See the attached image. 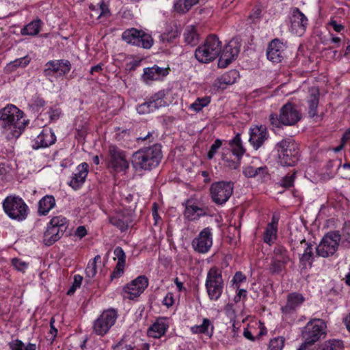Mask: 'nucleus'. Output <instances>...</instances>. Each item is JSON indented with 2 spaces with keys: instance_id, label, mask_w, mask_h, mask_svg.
Segmentation results:
<instances>
[{
  "instance_id": "f257e3e1",
  "label": "nucleus",
  "mask_w": 350,
  "mask_h": 350,
  "mask_svg": "<svg viewBox=\"0 0 350 350\" xmlns=\"http://www.w3.org/2000/svg\"><path fill=\"white\" fill-rule=\"evenodd\" d=\"M25 113L16 106L10 104L0 109V127L9 137L18 138L28 125L29 120H25Z\"/></svg>"
},
{
  "instance_id": "f03ea898",
  "label": "nucleus",
  "mask_w": 350,
  "mask_h": 350,
  "mask_svg": "<svg viewBox=\"0 0 350 350\" xmlns=\"http://www.w3.org/2000/svg\"><path fill=\"white\" fill-rule=\"evenodd\" d=\"M161 145L154 144L148 147H144L134 152L131 163L136 172L151 171L156 168L161 161L163 154Z\"/></svg>"
},
{
  "instance_id": "7ed1b4c3",
  "label": "nucleus",
  "mask_w": 350,
  "mask_h": 350,
  "mask_svg": "<svg viewBox=\"0 0 350 350\" xmlns=\"http://www.w3.org/2000/svg\"><path fill=\"white\" fill-rule=\"evenodd\" d=\"M301 119V113L297 106L291 102L284 104L279 113H271L269 116V122L272 131L280 129L284 126H294Z\"/></svg>"
},
{
  "instance_id": "20e7f679",
  "label": "nucleus",
  "mask_w": 350,
  "mask_h": 350,
  "mask_svg": "<svg viewBox=\"0 0 350 350\" xmlns=\"http://www.w3.org/2000/svg\"><path fill=\"white\" fill-rule=\"evenodd\" d=\"M69 226L68 219L63 215L53 217L46 224L43 233L42 243L46 246H51L64 235Z\"/></svg>"
},
{
  "instance_id": "39448f33",
  "label": "nucleus",
  "mask_w": 350,
  "mask_h": 350,
  "mask_svg": "<svg viewBox=\"0 0 350 350\" xmlns=\"http://www.w3.org/2000/svg\"><path fill=\"white\" fill-rule=\"evenodd\" d=\"M275 149L278 152L279 162L282 166H295L299 159V146L291 137L278 142Z\"/></svg>"
},
{
  "instance_id": "423d86ee",
  "label": "nucleus",
  "mask_w": 350,
  "mask_h": 350,
  "mask_svg": "<svg viewBox=\"0 0 350 350\" xmlns=\"http://www.w3.org/2000/svg\"><path fill=\"white\" fill-rule=\"evenodd\" d=\"M221 42L217 36H207L203 44L195 51V57L200 63L207 64L215 60L221 53Z\"/></svg>"
},
{
  "instance_id": "0eeeda50",
  "label": "nucleus",
  "mask_w": 350,
  "mask_h": 350,
  "mask_svg": "<svg viewBox=\"0 0 350 350\" xmlns=\"http://www.w3.org/2000/svg\"><path fill=\"white\" fill-rule=\"evenodd\" d=\"M3 209L12 219L25 220L29 213V207L24 200L16 196H8L3 201Z\"/></svg>"
},
{
  "instance_id": "6e6552de",
  "label": "nucleus",
  "mask_w": 350,
  "mask_h": 350,
  "mask_svg": "<svg viewBox=\"0 0 350 350\" xmlns=\"http://www.w3.org/2000/svg\"><path fill=\"white\" fill-rule=\"evenodd\" d=\"M106 166L111 172L116 174L126 172L129 167V163L126 158L125 152L116 145H109Z\"/></svg>"
},
{
  "instance_id": "1a4fd4ad",
  "label": "nucleus",
  "mask_w": 350,
  "mask_h": 350,
  "mask_svg": "<svg viewBox=\"0 0 350 350\" xmlns=\"http://www.w3.org/2000/svg\"><path fill=\"white\" fill-rule=\"evenodd\" d=\"M209 191L212 202L218 206H223L233 193L234 183L230 180L216 181L211 185Z\"/></svg>"
},
{
  "instance_id": "9d476101",
  "label": "nucleus",
  "mask_w": 350,
  "mask_h": 350,
  "mask_svg": "<svg viewBox=\"0 0 350 350\" xmlns=\"http://www.w3.org/2000/svg\"><path fill=\"white\" fill-rule=\"evenodd\" d=\"M327 326L320 319H314L307 323L301 332V336L306 344L314 345L326 335Z\"/></svg>"
},
{
  "instance_id": "9b49d317",
  "label": "nucleus",
  "mask_w": 350,
  "mask_h": 350,
  "mask_svg": "<svg viewBox=\"0 0 350 350\" xmlns=\"http://www.w3.org/2000/svg\"><path fill=\"white\" fill-rule=\"evenodd\" d=\"M122 40L129 44L145 49H150L154 44L151 35L134 27L124 30L122 33Z\"/></svg>"
},
{
  "instance_id": "f8f14e48",
  "label": "nucleus",
  "mask_w": 350,
  "mask_h": 350,
  "mask_svg": "<svg viewBox=\"0 0 350 350\" xmlns=\"http://www.w3.org/2000/svg\"><path fill=\"white\" fill-rule=\"evenodd\" d=\"M340 238L338 231L327 232L317 247V254L323 258L333 256L338 250Z\"/></svg>"
},
{
  "instance_id": "ddd939ff",
  "label": "nucleus",
  "mask_w": 350,
  "mask_h": 350,
  "mask_svg": "<svg viewBox=\"0 0 350 350\" xmlns=\"http://www.w3.org/2000/svg\"><path fill=\"white\" fill-rule=\"evenodd\" d=\"M71 69V63L68 59H53L48 61L44 66L43 75L50 81L55 77H63Z\"/></svg>"
},
{
  "instance_id": "4468645a",
  "label": "nucleus",
  "mask_w": 350,
  "mask_h": 350,
  "mask_svg": "<svg viewBox=\"0 0 350 350\" xmlns=\"http://www.w3.org/2000/svg\"><path fill=\"white\" fill-rule=\"evenodd\" d=\"M117 317L118 314L114 309L104 311L94 323L93 330L95 334L99 336L105 335L114 325Z\"/></svg>"
},
{
  "instance_id": "2eb2a0df",
  "label": "nucleus",
  "mask_w": 350,
  "mask_h": 350,
  "mask_svg": "<svg viewBox=\"0 0 350 350\" xmlns=\"http://www.w3.org/2000/svg\"><path fill=\"white\" fill-rule=\"evenodd\" d=\"M191 245L193 250L198 253H207L213 245L212 228L210 227L203 228L199 234L193 239Z\"/></svg>"
},
{
  "instance_id": "dca6fc26",
  "label": "nucleus",
  "mask_w": 350,
  "mask_h": 350,
  "mask_svg": "<svg viewBox=\"0 0 350 350\" xmlns=\"http://www.w3.org/2000/svg\"><path fill=\"white\" fill-rule=\"evenodd\" d=\"M249 143L255 150L262 148L270 137L265 125H254L249 130Z\"/></svg>"
},
{
  "instance_id": "f3484780",
  "label": "nucleus",
  "mask_w": 350,
  "mask_h": 350,
  "mask_svg": "<svg viewBox=\"0 0 350 350\" xmlns=\"http://www.w3.org/2000/svg\"><path fill=\"white\" fill-rule=\"evenodd\" d=\"M239 52L240 46L238 45V43L235 41H230L223 50H221L218 67L221 68L227 67L237 57Z\"/></svg>"
},
{
  "instance_id": "a211bd4d",
  "label": "nucleus",
  "mask_w": 350,
  "mask_h": 350,
  "mask_svg": "<svg viewBox=\"0 0 350 350\" xmlns=\"http://www.w3.org/2000/svg\"><path fill=\"white\" fill-rule=\"evenodd\" d=\"M286 47V42L279 38L272 40L267 49V59L273 63L281 62L284 57Z\"/></svg>"
},
{
  "instance_id": "6ab92c4d",
  "label": "nucleus",
  "mask_w": 350,
  "mask_h": 350,
  "mask_svg": "<svg viewBox=\"0 0 350 350\" xmlns=\"http://www.w3.org/2000/svg\"><path fill=\"white\" fill-rule=\"evenodd\" d=\"M308 18L298 8H295L291 17V31L296 36H302L307 28Z\"/></svg>"
},
{
  "instance_id": "aec40b11",
  "label": "nucleus",
  "mask_w": 350,
  "mask_h": 350,
  "mask_svg": "<svg viewBox=\"0 0 350 350\" xmlns=\"http://www.w3.org/2000/svg\"><path fill=\"white\" fill-rule=\"evenodd\" d=\"M280 219L279 212H274L272 215L271 221L269 222L264 230L262 240L265 243L271 246L278 239V225Z\"/></svg>"
},
{
  "instance_id": "412c9836",
  "label": "nucleus",
  "mask_w": 350,
  "mask_h": 350,
  "mask_svg": "<svg viewBox=\"0 0 350 350\" xmlns=\"http://www.w3.org/2000/svg\"><path fill=\"white\" fill-rule=\"evenodd\" d=\"M147 98L155 111L168 106L174 100L173 92L170 88L161 90Z\"/></svg>"
},
{
  "instance_id": "4be33fe9",
  "label": "nucleus",
  "mask_w": 350,
  "mask_h": 350,
  "mask_svg": "<svg viewBox=\"0 0 350 350\" xmlns=\"http://www.w3.org/2000/svg\"><path fill=\"white\" fill-rule=\"evenodd\" d=\"M185 206L184 216L189 221H196L207 215V208L199 206L196 200L188 199L183 204Z\"/></svg>"
},
{
  "instance_id": "5701e85b",
  "label": "nucleus",
  "mask_w": 350,
  "mask_h": 350,
  "mask_svg": "<svg viewBox=\"0 0 350 350\" xmlns=\"http://www.w3.org/2000/svg\"><path fill=\"white\" fill-rule=\"evenodd\" d=\"M56 142V136L54 132L49 128H45L42 130L40 133L32 142V148L38 150L39 148H47Z\"/></svg>"
},
{
  "instance_id": "b1692460",
  "label": "nucleus",
  "mask_w": 350,
  "mask_h": 350,
  "mask_svg": "<svg viewBox=\"0 0 350 350\" xmlns=\"http://www.w3.org/2000/svg\"><path fill=\"white\" fill-rule=\"evenodd\" d=\"M76 172L72 174L71 180L68 183L73 189L78 190L85 182L89 172V165L85 163H81L77 167Z\"/></svg>"
},
{
  "instance_id": "393cba45",
  "label": "nucleus",
  "mask_w": 350,
  "mask_h": 350,
  "mask_svg": "<svg viewBox=\"0 0 350 350\" xmlns=\"http://www.w3.org/2000/svg\"><path fill=\"white\" fill-rule=\"evenodd\" d=\"M320 92L317 87H312L308 90L306 98L308 113L310 118L317 116V109L319 103Z\"/></svg>"
},
{
  "instance_id": "a878e982",
  "label": "nucleus",
  "mask_w": 350,
  "mask_h": 350,
  "mask_svg": "<svg viewBox=\"0 0 350 350\" xmlns=\"http://www.w3.org/2000/svg\"><path fill=\"white\" fill-rule=\"evenodd\" d=\"M169 74V68H161L157 65L144 69L143 79L146 83L150 81H161Z\"/></svg>"
},
{
  "instance_id": "bb28decb",
  "label": "nucleus",
  "mask_w": 350,
  "mask_h": 350,
  "mask_svg": "<svg viewBox=\"0 0 350 350\" xmlns=\"http://www.w3.org/2000/svg\"><path fill=\"white\" fill-rule=\"evenodd\" d=\"M243 174L247 178H259L262 180L269 178V174L267 166L256 167L248 165L243 167Z\"/></svg>"
},
{
  "instance_id": "cd10ccee",
  "label": "nucleus",
  "mask_w": 350,
  "mask_h": 350,
  "mask_svg": "<svg viewBox=\"0 0 350 350\" xmlns=\"http://www.w3.org/2000/svg\"><path fill=\"white\" fill-rule=\"evenodd\" d=\"M238 78H239V71L232 69L217 78L215 81L214 85L218 89L224 90L226 85L236 83Z\"/></svg>"
},
{
  "instance_id": "c85d7f7f",
  "label": "nucleus",
  "mask_w": 350,
  "mask_h": 350,
  "mask_svg": "<svg viewBox=\"0 0 350 350\" xmlns=\"http://www.w3.org/2000/svg\"><path fill=\"white\" fill-rule=\"evenodd\" d=\"M299 243L304 247V252L299 256V262L303 268L308 265L311 267L314 260L313 245L306 239L301 240Z\"/></svg>"
},
{
  "instance_id": "c756f323",
  "label": "nucleus",
  "mask_w": 350,
  "mask_h": 350,
  "mask_svg": "<svg viewBox=\"0 0 350 350\" xmlns=\"http://www.w3.org/2000/svg\"><path fill=\"white\" fill-rule=\"evenodd\" d=\"M43 25V21L40 18L36 17L21 29V34L22 36H36L41 31Z\"/></svg>"
},
{
  "instance_id": "7c9ffc66",
  "label": "nucleus",
  "mask_w": 350,
  "mask_h": 350,
  "mask_svg": "<svg viewBox=\"0 0 350 350\" xmlns=\"http://www.w3.org/2000/svg\"><path fill=\"white\" fill-rule=\"evenodd\" d=\"M56 204V201L53 196L46 195L38 202V214L40 216L46 215L49 211L53 209Z\"/></svg>"
},
{
  "instance_id": "2f4dec72",
  "label": "nucleus",
  "mask_w": 350,
  "mask_h": 350,
  "mask_svg": "<svg viewBox=\"0 0 350 350\" xmlns=\"http://www.w3.org/2000/svg\"><path fill=\"white\" fill-rule=\"evenodd\" d=\"M304 300V297L301 294L297 293H290L287 297V303L282 308V310L283 312L290 313L300 306Z\"/></svg>"
},
{
  "instance_id": "473e14b6",
  "label": "nucleus",
  "mask_w": 350,
  "mask_h": 350,
  "mask_svg": "<svg viewBox=\"0 0 350 350\" xmlns=\"http://www.w3.org/2000/svg\"><path fill=\"white\" fill-rule=\"evenodd\" d=\"M168 329V325L164 319H157L156 322L148 329V335L150 337L159 338L165 334Z\"/></svg>"
},
{
  "instance_id": "72a5a7b5",
  "label": "nucleus",
  "mask_w": 350,
  "mask_h": 350,
  "mask_svg": "<svg viewBox=\"0 0 350 350\" xmlns=\"http://www.w3.org/2000/svg\"><path fill=\"white\" fill-rule=\"evenodd\" d=\"M231 149L230 152L232 153L233 156L237 158V161H241L243 155L245 152L244 148L240 134H237L234 137L229 143Z\"/></svg>"
},
{
  "instance_id": "f704fd0d",
  "label": "nucleus",
  "mask_w": 350,
  "mask_h": 350,
  "mask_svg": "<svg viewBox=\"0 0 350 350\" xmlns=\"http://www.w3.org/2000/svg\"><path fill=\"white\" fill-rule=\"evenodd\" d=\"M193 334H204L211 337L214 331V326L208 319H204L202 323L200 325H194L191 327Z\"/></svg>"
},
{
  "instance_id": "c9c22d12",
  "label": "nucleus",
  "mask_w": 350,
  "mask_h": 350,
  "mask_svg": "<svg viewBox=\"0 0 350 350\" xmlns=\"http://www.w3.org/2000/svg\"><path fill=\"white\" fill-rule=\"evenodd\" d=\"M30 61L31 58L29 57V55H25L23 57L16 59L14 61L7 64L6 66L5 67V71L6 73H12L18 68H24L27 66L30 63Z\"/></svg>"
},
{
  "instance_id": "e433bc0d",
  "label": "nucleus",
  "mask_w": 350,
  "mask_h": 350,
  "mask_svg": "<svg viewBox=\"0 0 350 350\" xmlns=\"http://www.w3.org/2000/svg\"><path fill=\"white\" fill-rule=\"evenodd\" d=\"M147 286H124L122 295L124 299H133L139 297Z\"/></svg>"
},
{
  "instance_id": "4c0bfd02",
  "label": "nucleus",
  "mask_w": 350,
  "mask_h": 350,
  "mask_svg": "<svg viewBox=\"0 0 350 350\" xmlns=\"http://www.w3.org/2000/svg\"><path fill=\"white\" fill-rule=\"evenodd\" d=\"M185 42L189 45L195 46L199 42V34L196 28L193 25H189L185 27L184 33Z\"/></svg>"
},
{
  "instance_id": "58836bf2",
  "label": "nucleus",
  "mask_w": 350,
  "mask_h": 350,
  "mask_svg": "<svg viewBox=\"0 0 350 350\" xmlns=\"http://www.w3.org/2000/svg\"><path fill=\"white\" fill-rule=\"evenodd\" d=\"M180 30L176 25L170 27L165 32L160 36V40L163 43L172 44L175 40L180 36Z\"/></svg>"
},
{
  "instance_id": "ea45409f",
  "label": "nucleus",
  "mask_w": 350,
  "mask_h": 350,
  "mask_svg": "<svg viewBox=\"0 0 350 350\" xmlns=\"http://www.w3.org/2000/svg\"><path fill=\"white\" fill-rule=\"evenodd\" d=\"M205 284H224L221 270L216 267H211L207 273Z\"/></svg>"
},
{
  "instance_id": "a19ab883",
  "label": "nucleus",
  "mask_w": 350,
  "mask_h": 350,
  "mask_svg": "<svg viewBox=\"0 0 350 350\" xmlns=\"http://www.w3.org/2000/svg\"><path fill=\"white\" fill-rule=\"evenodd\" d=\"M109 223L118 228L121 232H125L129 228V222L123 215H113L109 217Z\"/></svg>"
},
{
  "instance_id": "79ce46f5",
  "label": "nucleus",
  "mask_w": 350,
  "mask_h": 350,
  "mask_svg": "<svg viewBox=\"0 0 350 350\" xmlns=\"http://www.w3.org/2000/svg\"><path fill=\"white\" fill-rule=\"evenodd\" d=\"M232 156L233 154L230 152V148L223 149L221 159L224 162L225 165L230 169H237L240 165V161H237L236 157L233 160Z\"/></svg>"
},
{
  "instance_id": "37998d69",
  "label": "nucleus",
  "mask_w": 350,
  "mask_h": 350,
  "mask_svg": "<svg viewBox=\"0 0 350 350\" xmlns=\"http://www.w3.org/2000/svg\"><path fill=\"white\" fill-rule=\"evenodd\" d=\"M200 0H178L174 3V10L179 13H185L189 11Z\"/></svg>"
},
{
  "instance_id": "c03bdc74",
  "label": "nucleus",
  "mask_w": 350,
  "mask_h": 350,
  "mask_svg": "<svg viewBox=\"0 0 350 350\" xmlns=\"http://www.w3.org/2000/svg\"><path fill=\"white\" fill-rule=\"evenodd\" d=\"M211 101V98L209 96H205L204 97H198L196 100L190 105L189 109H192L196 113L200 112L204 107H207Z\"/></svg>"
},
{
  "instance_id": "a18cd8bd",
  "label": "nucleus",
  "mask_w": 350,
  "mask_h": 350,
  "mask_svg": "<svg viewBox=\"0 0 350 350\" xmlns=\"http://www.w3.org/2000/svg\"><path fill=\"white\" fill-rule=\"evenodd\" d=\"M98 262H101V257L100 255H96L93 259L89 261L85 270L87 278H93L96 275Z\"/></svg>"
},
{
  "instance_id": "49530a36",
  "label": "nucleus",
  "mask_w": 350,
  "mask_h": 350,
  "mask_svg": "<svg viewBox=\"0 0 350 350\" xmlns=\"http://www.w3.org/2000/svg\"><path fill=\"white\" fill-rule=\"evenodd\" d=\"M9 347L11 350H36L35 344L28 343L25 346L24 343L20 340H14L9 342Z\"/></svg>"
},
{
  "instance_id": "de8ad7c7",
  "label": "nucleus",
  "mask_w": 350,
  "mask_h": 350,
  "mask_svg": "<svg viewBox=\"0 0 350 350\" xmlns=\"http://www.w3.org/2000/svg\"><path fill=\"white\" fill-rule=\"evenodd\" d=\"M12 178V168L6 163H0V179L3 181H10Z\"/></svg>"
},
{
  "instance_id": "09e8293b",
  "label": "nucleus",
  "mask_w": 350,
  "mask_h": 350,
  "mask_svg": "<svg viewBox=\"0 0 350 350\" xmlns=\"http://www.w3.org/2000/svg\"><path fill=\"white\" fill-rule=\"evenodd\" d=\"M136 111L139 115H146L155 111L147 97L142 103H139L136 106Z\"/></svg>"
},
{
  "instance_id": "8fccbe9b",
  "label": "nucleus",
  "mask_w": 350,
  "mask_h": 350,
  "mask_svg": "<svg viewBox=\"0 0 350 350\" xmlns=\"http://www.w3.org/2000/svg\"><path fill=\"white\" fill-rule=\"evenodd\" d=\"M273 254L274 257L273 258H277L288 262L289 261L288 250L282 245L278 244L275 246L273 250Z\"/></svg>"
},
{
  "instance_id": "3c124183",
  "label": "nucleus",
  "mask_w": 350,
  "mask_h": 350,
  "mask_svg": "<svg viewBox=\"0 0 350 350\" xmlns=\"http://www.w3.org/2000/svg\"><path fill=\"white\" fill-rule=\"evenodd\" d=\"M46 103L43 98L38 94H36L32 97L29 105L33 111L38 112L46 105Z\"/></svg>"
},
{
  "instance_id": "603ef678",
  "label": "nucleus",
  "mask_w": 350,
  "mask_h": 350,
  "mask_svg": "<svg viewBox=\"0 0 350 350\" xmlns=\"http://www.w3.org/2000/svg\"><path fill=\"white\" fill-rule=\"evenodd\" d=\"M287 262L288 261L272 258L269 267L270 271L273 273H280L284 269Z\"/></svg>"
},
{
  "instance_id": "864d4df0",
  "label": "nucleus",
  "mask_w": 350,
  "mask_h": 350,
  "mask_svg": "<svg viewBox=\"0 0 350 350\" xmlns=\"http://www.w3.org/2000/svg\"><path fill=\"white\" fill-rule=\"evenodd\" d=\"M285 338L278 336L269 341L268 350H282L284 346Z\"/></svg>"
},
{
  "instance_id": "5fc2aeb1",
  "label": "nucleus",
  "mask_w": 350,
  "mask_h": 350,
  "mask_svg": "<svg viewBox=\"0 0 350 350\" xmlns=\"http://www.w3.org/2000/svg\"><path fill=\"white\" fill-rule=\"evenodd\" d=\"M208 296L211 299L217 300L222 293V286H206Z\"/></svg>"
},
{
  "instance_id": "6e6d98bb",
  "label": "nucleus",
  "mask_w": 350,
  "mask_h": 350,
  "mask_svg": "<svg viewBox=\"0 0 350 350\" xmlns=\"http://www.w3.org/2000/svg\"><path fill=\"white\" fill-rule=\"evenodd\" d=\"M11 264L16 270L23 273H24L29 267V263L18 258H12Z\"/></svg>"
},
{
  "instance_id": "4d7b16f0",
  "label": "nucleus",
  "mask_w": 350,
  "mask_h": 350,
  "mask_svg": "<svg viewBox=\"0 0 350 350\" xmlns=\"http://www.w3.org/2000/svg\"><path fill=\"white\" fill-rule=\"evenodd\" d=\"M98 5L99 7L98 8H96V5L91 4V5H90L89 8L92 11H96L98 10H99L100 11L98 18H100L101 16H104L107 14H109L110 11L108 8V5L105 3V1L103 0H101L98 3Z\"/></svg>"
},
{
  "instance_id": "13d9d810",
  "label": "nucleus",
  "mask_w": 350,
  "mask_h": 350,
  "mask_svg": "<svg viewBox=\"0 0 350 350\" xmlns=\"http://www.w3.org/2000/svg\"><path fill=\"white\" fill-rule=\"evenodd\" d=\"M296 171L292 174H288L281 180V186L284 188H290L294 185V182L296 176Z\"/></svg>"
},
{
  "instance_id": "bf43d9fd",
  "label": "nucleus",
  "mask_w": 350,
  "mask_h": 350,
  "mask_svg": "<svg viewBox=\"0 0 350 350\" xmlns=\"http://www.w3.org/2000/svg\"><path fill=\"white\" fill-rule=\"evenodd\" d=\"M124 264L116 263L113 271L110 275L111 281L113 282L116 279H118L122 277L124 272Z\"/></svg>"
},
{
  "instance_id": "052dcab7",
  "label": "nucleus",
  "mask_w": 350,
  "mask_h": 350,
  "mask_svg": "<svg viewBox=\"0 0 350 350\" xmlns=\"http://www.w3.org/2000/svg\"><path fill=\"white\" fill-rule=\"evenodd\" d=\"M48 113L51 122H56L62 115V111L59 107H51L49 109Z\"/></svg>"
},
{
  "instance_id": "680f3d73",
  "label": "nucleus",
  "mask_w": 350,
  "mask_h": 350,
  "mask_svg": "<svg viewBox=\"0 0 350 350\" xmlns=\"http://www.w3.org/2000/svg\"><path fill=\"white\" fill-rule=\"evenodd\" d=\"M222 145V141L219 139L215 140L207 153V159L211 160Z\"/></svg>"
},
{
  "instance_id": "e2e57ef3",
  "label": "nucleus",
  "mask_w": 350,
  "mask_h": 350,
  "mask_svg": "<svg viewBox=\"0 0 350 350\" xmlns=\"http://www.w3.org/2000/svg\"><path fill=\"white\" fill-rule=\"evenodd\" d=\"M113 254L118 259L117 263L126 265V254L121 247H116L113 250Z\"/></svg>"
},
{
  "instance_id": "0e129e2a",
  "label": "nucleus",
  "mask_w": 350,
  "mask_h": 350,
  "mask_svg": "<svg viewBox=\"0 0 350 350\" xmlns=\"http://www.w3.org/2000/svg\"><path fill=\"white\" fill-rule=\"evenodd\" d=\"M340 347V341L329 340L324 343L322 350H338Z\"/></svg>"
},
{
  "instance_id": "69168bd1",
  "label": "nucleus",
  "mask_w": 350,
  "mask_h": 350,
  "mask_svg": "<svg viewBox=\"0 0 350 350\" xmlns=\"http://www.w3.org/2000/svg\"><path fill=\"white\" fill-rule=\"evenodd\" d=\"M247 278L241 271H237L232 280V284H240L246 282Z\"/></svg>"
},
{
  "instance_id": "338daca9",
  "label": "nucleus",
  "mask_w": 350,
  "mask_h": 350,
  "mask_svg": "<svg viewBox=\"0 0 350 350\" xmlns=\"http://www.w3.org/2000/svg\"><path fill=\"white\" fill-rule=\"evenodd\" d=\"M261 12V9L259 8L252 10L249 15V18L252 21V23H256L260 18Z\"/></svg>"
},
{
  "instance_id": "774afa93",
  "label": "nucleus",
  "mask_w": 350,
  "mask_h": 350,
  "mask_svg": "<svg viewBox=\"0 0 350 350\" xmlns=\"http://www.w3.org/2000/svg\"><path fill=\"white\" fill-rule=\"evenodd\" d=\"M113 350H135V347L130 345L124 344L123 340H120L116 345L113 347Z\"/></svg>"
}]
</instances>
